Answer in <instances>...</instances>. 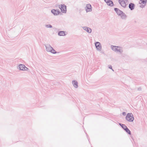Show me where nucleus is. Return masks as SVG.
I'll use <instances>...</instances> for the list:
<instances>
[{
    "instance_id": "f257e3e1",
    "label": "nucleus",
    "mask_w": 147,
    "mask_h": 147,
    "mask_svg": "<svg viewBox=\"0 0 147 147\" xmlns=\"http://www.w3.org/2000/svg\"><path fill=\"white\" fill-rule=\"evenodd\" d=\"M111 48L113 51L120 54L122 53L123 52V48L121 47L111 45Z\"/></svg>"
},
{
    "instance_id": "5701e85b",
    "label": "nucleus",
    "mask_w": 147,
    "mask_h": 147,
    "mask_svg": "<svg viewBox=\"0 0 147 147\" xmlns=\"http://www.w3.org/2000/svg\"><path fill=\"white\" fill-rule=\"evenodd\" d=\"M122 114L124 116L126 114V113L125 112H123L122 113Z\"/></svg>"
},
{
    "instance_id": "7ed1b4c3",
    "label": "nucleus",
    "mask_w": 147,
    "mask_h": 147,
    "mask_svg": "<svg viewBox=\"0 0 147 147\" xmlns=\"http://www.w3.org/2000/svg\"><path fill=\"white\" fill-rule=\"evenodd\" d=\"M125 119L129 122H133L134 119L133 114L132 113H128L125 117Z\"/></svg>"
},
{
    "instance_id": "f3484780",
    "label": "nucleus",
    "mask_w": 147,
    "mask_h": 147,
    "mask_svg": "<svg viewBox=\"0 0 147 147\" xmlns=\"http://www.w3.org/2000/svg\"><path fill=\"white\" fill-rule=\"evenodd\" d=\"M124 129L129 134L131 135V131H130V130L128 129V128L127 127H125V128Z\"/></svg>"
},
{
    "instance_id": "dca6fc26",
    "label": "nucleus",
    "mask_w": 147,
    "mask_h": 147,
    "mask_svg": "<svg viewBox=\"0 0 147 147\" xmlns=\"http://www.w3.org/2000/svg\"><path fill=\"white\" fill-rule=\"evenodd\" d=\"M147 2V0H140L139 2L140 4L143 3V4H146Z\"/></svg>"
},
{
    "instance_id": "9d476101",
    "label": "nucleus",
    "mask_w": 147,
    "mask_h": 147,
    "mask_svg": "<svg viewBox=\"0 0 147 147\" xmlns=\"http://www.w3.org/2000/svg\"><path fill=\"white\" fill-rule=\"evenodd\" d=\"M83 29L88 33H91L92 31L91 29L86 26L82 27Z\"/></svg>"
},
{
    "instance_id": "ddd939ff",
    "label": "nucleus",
    "mask_w": 147,
    "mask_h": 147,
    "mask_svg": "<svg viewBox=\"0 0 147 147\" xmlns=\"http://www.w3.org/2000/svg\"><path fill=\"white\" fill-rule=\"evenodd\" d=\"M135 5L134 3H130L129 5V7L131 10H133L135 7Z\"/></svg>"
},
{
    "instance_id": "6e6552de",
    "label": "nucleus",
    "mask_w": 147,
    "mask_h": 147,
    "mask_svg": "<svg viewBox=\"0 0 147 147\" xmlns=\"http://www.w3.org/2000/svg\"><path fill=\"white\" fill-rule=\"evenodd\" d=\"M85 9L87 12L92 11V7L91 5L90 4L86 5L85 7Z\"/></svg>"
},
{
    "instance_id": "4468645a",
    "label": "nucleus",
    "mask_w": 147,
    "mask_h": 147,
    "mask_svg": "<svg viewBox=\"0 0 147 147\" xmlns=\"http://www.w3.org/2000/svg\"><path fill=\"white\" fill-rule=\"evenodd\" d=\"M72 84H73L74 87L76 88H77L78 87V83L77 82L76 80H73L72 81Z\"/></svg>"
},
{
    "instance_id": "1a4fd4ad",
    "label": "nucleus",
    "mask_w": 147,
    "mask_h": 147,
    "mask_svg": "<svg viewBox=\"0 0 147 147\" xmlns=\"http://www.w3.org/2000/svg\"><path fill=\"white\" fill-rule=\"evenodd\" d=\"M45 47L46 50L47 52H51L53 47L49 44H48L45 45Z\"/></svg>"
},
{
    "instance_id": "423d86ee",
    "label": "nucleus",
    "mask_w": 147,
    "mask_h": 147,
    "mask_svg": "<svg viewBox=\"0 0 147 147\" xmlns=\"http://www.w3.org/2000/svg\"><path fill=\"white\" fill-rule=\"evenodd\" d=\"M128 1L127 0H119V2L120 5L124 8L126 7V3Z\"/></svg>"
},
{
    "instance_id": "aec40b11",
    "label": "nucleus",
    "mask_w": 147,
    "mask_h": 147,
    "mask_svg": "<svg viewBox=\"0 0 147 147\" xmlns=\"http://www.w3.org/2000/svg\"><path fill=\"white\" fill-rule=\"evenodd\" d=\"M45 26L47 28H52V26L51 25H45Z\"/></svg>"
},
{
    "instance_id": "2eb2a0df",
    "label": "nucleus",
    "mask_w": 147,
    "mask_h": 147,
    "mask_svg": "<svg viewBox=\"0 0 147 147\" xmlns=\"http://www.w3.org/2000/svg\"><path fill=\"white\" fill-rule=\"evenodd\" d=\"M58 35L59 36H64L65 35V32L64 31H60L58 32Z\"/></svg>"
},
{
    "instance_id": "9b49d317",
    "label": "nucleus",
    "mask_w": 147,
    "mask_h": 147,
    "mask_svg": "<svg viewBox=\"0 0 147 147\" xmlns=\"http://www.w3.org/2000/svg\"><path fill=\"white\" fill-rule=\"evenodd\" d=\"M52 13L55 16H57L60 13H61L60 11L58 10H56L55 9H52L51 10Z\"/></svg>"
},
{
    "instance_id": "f8f14e48",
    "label": "nucleus",
    "mask_w": 147,
    "mask_h": 147,
    "mask_svg": "<svg viewBox=\"0 0 147 147\" xmlns=\"http://www.w3.org/2000/svg\"><path fill=\"white\" fill-rule=\"evenodd\" d=\"M104 1L109 6H112L113 5V3L111 0H104Z\"/></svg>"
},
{
    "instance_id": "f03ea898",
    "label": "nucleus",
    "mask_w": 147,
    "mask_h": 147,
    "mask_svg": "<svg viewBox=\"0 0 147 147\" xmlns=\"http://www.w3.org/2000/svg\"><path fill=\"white\" fill-rule=\"evenodd\" d=\"M114 10L117 14L120 16L122 19H125L126 18L127 16L126 15L119 9L115 8H114Z\"/></svg>"
},
{
    "instance_id": "20e7f679",
    "label": "nucleus",
    "mask_w": 147,
    "mask_h": 147,
    "mask_svg": "<svg viewBox=\"0 0 147 147\" xmlns=\"http://www.w3.org/2000/svg\"><path fill=\"white\" fill-rule=\"evenodd\" d=\"M17 68L20 69V70H22L23 71H28L29 70V69L25 66L22 64H20L17 67Z\"/></svg>"
},
{
    "instance_id": "4be33fe9",
    "label": "nucleus",
    "mask_w": 147,
    "mask_h": 147,
    "mask_svg": "<svg viewBox=\"0 0 147 147\" xmlns=\"http://www.w3.org/2000/svg\"><path fill=\"white\" fill-rule=\"evenodd\" d=\"M145 5H146V4H144V5H142L140 6V7L141 8H143L144 7Z\"/></svg>"
},
{
    "instance_id": "39448f33",
    "label": "nucleus",
    "mask_w": 147,
    "mask_h": 147,
    "mask_svg": "<svg viewBox=\"0 0 147 147\" xmlns=\"http://www.w3.org/2000/svg\"><path fill=\"white\" fill-rule=\"evenodd\" d=\"M59 8L63 13H66V7L64 4H61L59 5Z\"/></svg>"
},
{
    "instance_id": "6ab92c4d",
    "label": "nucleus",
    "mask_w": 147,
    "mask_h": 147,
    "mask_svg": "<svg viewBox=\"0 0 147 147\" xmlns=\"http://www.w3.org/2000/svg\"><path fill=\"white\" fill-rule=\"evenodd\" d=\"M50 52L53 54H55L57 53L56 51L53 48H52V49Z\"/></svg>"
},
{
    "instance_id": "412c9836",
    "label": "nucleus",
    "mask_w": 147,
    "mask_h": 147,
    "mask_svg": "<svg viewBox=\"0 0 147 147\" xmlns=\"http://www.w3.org/2000/svg\"><path fill=\"white\" fill-rule=\"evenodd\" d=\"M108 67L109 69H111L113 71H114L113 69H112V67L111 65H108Z\"/></svg>"
},
{
    "instance_id": "b1692460",
    "label": "nucleus",
    "mask_w": 147,
    "mask_h": 147,
    "mask_svg": "<svg viewBox=\"0 0 147 147\" xmlns=\"http://www.w3.org/2000/svg\"><path fill=\"white\" fill-rule=\"evenodd\" d=\"M138 90H141V88H138Z\"/></svg>"
},
{
    "instance_id": "a211bd4d",
    "label": "nucleus",
    "mask_w": 147,
    "mask_h": 147,
    "mask_svg": "<svg viewBox=\"0 0 147 147\" xmlns=\"http://www.w3.org/2000/svg\"><path fill=\"white\" fill-rule=\"evenodd\" d=\"M119 125L122 127L124 129L127 126L124 124L121 123H119Z\"/></svg>"
},
{
    "instance_id": "0eeeda50",
    "label": "nucleus",
    "mask_w": 147,
    "mask_h": 147,
    "mask_svg": "<svg viewBox=\"0 0 147 147\" xmlns=\"http://www.w3.org/2000/svg\"><path fill=\"white\" fill-rule=\"evenodd\" d=\"M95 44L97 50L99 51H101L102 46L101 44L99 42H96Z\"/></svg>"
}]
</instances>
